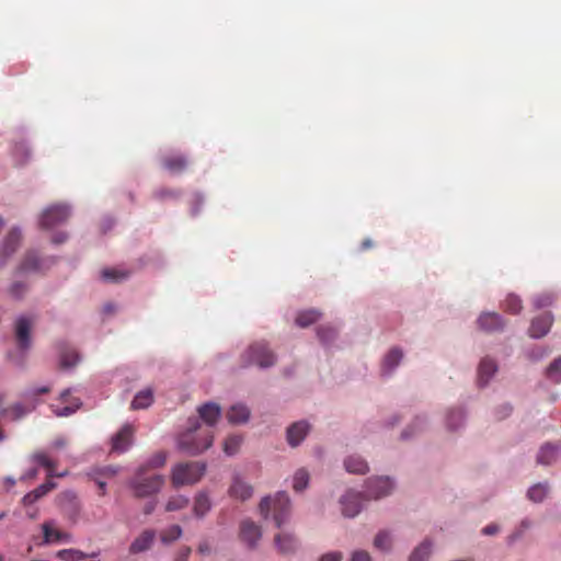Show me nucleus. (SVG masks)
Returning <instances> with one entry per match:
<instances>
[{"mask_svg":"<svg viewBox=\"0 0 561 561\" xmlns=\"http://www.w3.org/2000/svg\"><path fill=\"white\" fill-rule=\"evenodd\" d=\"M213 444V433L203 428L197 419H190L187 428L178 436L180 451L202 454Z\"/></svg>","mask_w":561,"mask_h":561,"instance_id":"obj_1","label":"nucleus"},{"mask_svg":"<svg viewBox=\"0 0 561 561\" xmlns=\"http://www.w3.org/2000/svg\"><path fill=\"white\" fill-rule=\"evenodd\" d=\"M259 510L266 519L270 514L275 525L280 528L290 516V500L286 492H277L274 497L265 496L261 500Z\"/></svg>","mask_w":561,"mask_h":561,"instance_id":"obj_2","label":"nucleus"},{"mask_svg":"<svg viewBox=\"0 0 561 561\" xmlns=\"http://www.w3.org/2000/svg\"><path fill=\"white\" fill-rule=\"evenodd\" d=\"M241 366L247 368L256 365L267 368L275 364L276 356L264 341L254 342L241 354Z\"/></svg>","mask_w":561,"mask_h":561,"instance_id":"obj_3","label":"nucleus"},{"mask_svg":"<svg viewBox=\"0 0 561 561\" xmlns=\"http://www.w3.org/2000/svg\"><path fill=\"white\" fill-rule=\"evenodd\" d=\"M206 463L203 461H184L178 463L172 470V485L180 488L198 482L205 474Z\"/></svg>","mask_w":561,"mask_h":561,"instance_id":"obj_4","label":"nucleus"},{"mask_svg":"<svg viewBox=\"0 0 561 561\" xmlns=\"http://www.w3.org/2000/svg\"><path fill=\"white\" fill-rule=\"evenodd\" d=\"M164 484V478L161 474H149L146 469L141 468L130 480V488L136 497H147L160 491Z\"/></svg>","mask_w":561,"mask_h":561,"instance_id":"obj_5","label":"nucleus"},{"mask_svg":"<svg viewBox=\"0 0 561 561\" xmlns=\"http://www.w3.org/2000/svg\"><path fill=\"white\" fill-rule=\"evenodd\" d=\"M35 324V318L21 316L14 323V337L16 346L21 352H26L31 348L32 339L31 332Z\"/></svg>","mask_w":561,"mask_h":561,"instance_id":"obj_6","label":"nucleus"},{"mask_svg":"<svg viewBox=\"0 0 561 561\" xmlns=\"http://www.w3.org/2000/svg\"><path fill=\"white\" fill-rule=\"evenodd\" d=\"M70 216V208L66 204H55L47 207L41 215L39 225L44 229H50L65 222Z\"/></svg>","mask_w":561,"mask_h":561,"instance_id":"obj_7","label":"nucleus"},{"mask_svg":"<svg viewBox=\"0 0 561 561\" xmlns=\"http://www.w3.org/2000/svg\"><path fill=\"white\" fill-rule=\"evenodd\" d=\"M393 489V483L389 478L379 477L367 481L366 493L368 497L378 500L388 495Z\"/></svg>","mask_w":561,"mask_h":561,"instance_id":"obj_8","label":"nucleus"},{"mask_svg":"<svg viewBox=\"0 0 561 561\" xmlns=\"http://www.w3.org/2000/svg\"><path fill=\"white\" fill-rule=\"evenodd\" d=\"M21 242V231L16 228L12 229L0 248V268H2L9 257L16 251Z\"/></svg>","mask_w":561,"mask_h":561,"instance_id":"obj_9","label":"nucleus"},{"mask_svg":"<svg viewBox=\"0 0 561 561\" xmlns=\"http://www.w3.org/2000/svg\"><path fill=\"white\" fill-rule=\"evenodd\" d=\"M477 324L481 331L492 333L502 331L506 322L496 312H483L479 316Z\"/></svg>","mask_w":561,"mask_h":561,"instance_id":"obj_10","label":"nucleus"},{"mask_svg":"<svg viewBox=\"0 0 561 561\" xmlns=\"http://www.w3.org/2000/svg\"><path fill=\"white\" fill-rule=\"evenodd\" d=\"M342 513L346 517H355L363 507L362 493L348 491L341 499Z\"/></svg>","mask_w":561,"mask_h":561,"instance_id":"obj_11","label":"nucleus"},{"mask_svg":"<svg viewBox=\"0 0 561 561\" xmlns=\"http://www.w3.org/2000/svg\"><path fill=\"white\" fill-rule=\"evenodd\" d=\"M134 428L130 425H124L112 438V453H126L133 444Z\"/></svg>","mask_w":561,"mask_h":561,"instance_id":"obj_12","label":"nucleus"},{"mask_svg":"<svg viewBox=\"0 0 561 561\" xmlns=\"http://www.w3.org/2000/svg\"><path fill=\"white\" fill-rule=\"evenodd\" d=\"M262 537V530L259 525L250 519H245L240 525V539L250 548H254Z\"/></svg>","mask_w":561,"mask_h":561,"instance_id":"obj_13","label":"nucleus"},{"mask_svg":"<svg viewBox=\"0 0 561 561\" xmlns=\"http://www.w3.org/2000/svg\"><path fill=\"white\" fill-rule=\"evenodd\" d=\"M199 419L207 425L214 426L221 416V408L215 402H206L197 408Z\"/></svg>","mask_w":561,"mask_h":561,"instance_id":"obj_14","label":"nucleus"},{"mask_svg":"<svg viewBox=\"0 0 561 561\" xmlns=\"http://www.w3.org/2000/svg\"><path fill=\"white\" fill-rule=\"evenodd\" d=\"M310 431V425L306 421H298L293 423L287 428V442L290 446H298L307 436Z\"/></svg>","mask_w":561,"mask_h":561,"instance_id":"obj_15","label":"nucleus"},{"mask_svg":"<svg viewBox=\"0 0 561 561\" xmlns=\"http://www.w3.org/2000/svg\"><path fill=\"white\" fill-rule=\"evenodd\" d=\"M552 322H553V319H552V316L550 313H543L537 318H535L531 323H530V327H529V335L534 339H540L542 336H545L551 325H552Z\"/></svg>","mask_w":561,"mask_h":561,"instance_id":"obj_16","label":"nucleus"},{"mask_svg":"<svg viewBox=\"0 0 561 561\" xmlns=\"http://www.w3.org/2000/svg\"><path fill=\"white\" fill-rule=\"evenodd\" d=\"M274 543L277 550L283 554L293 553L298 547L296 537L293 534L285 531L275 536Z\"/></svg>","mask_w":561,"mask_h":561,"instance_id":"obj_17","label":"nucleus"},{"mask_svg":"<svg viewBox=\"0 0 561 561\" xmlns=\"http://www.w3.org/2000/svg\"><path fill=\"white\" fill-rule=\"evenodd\" d=\"M44 543L59 542L70 539V535L62 533L55 527L54 520L45 522L42 525Z\"/></svg>","mask_w":561,"mask_h":561,"instance_id":"obj_18","label":"nucleus"},{"mask_svg":"<svg viewBox=\"0 0 561 561\" xmlns=\"http://www.w3.org/2000/svg\"><path fill=\"white\" fill-rule=\"evenodd\" d=\"M45 262L35 252H27L18 267L19 273L43 272Z\"/></svg>","mask_w":561,"mask_h":561,"instance_id":"obj_19","label":"nucleus"},{"mask_svg":"<svg viewBox=\"0 0 561 561\" xmlns=\"http://www.w3.org/2000/svg\"><path fill=\"white\" fill-rule=\"evenodd\" d=\"M187 159L182 154H169L162 158V165L172 174H180L187 168Z\"/></svg>","mask_w":561,"mask_h":561,"instance_id":"obj_20","label":"nucleus"},{"mask_svg":"<svg viewBox=\"0 0 561 561\" xmlns=\"http://www.w3.org/2000/svg\"><path fill=\"white\" fill-rule=\"evenodd\" d=\"M156 538L154 530H144L130 545V553H139L148 550Z\"/></svg>","mask_w":561,"mask_h":561,"instance_id":"obj_21","label":"nucleus"},{"mask_svg":"<svg viewBox=\"0 0 561 561\" xmlns=\"http://www.w3.org/2000/svg\"><path fill=\"white\" fill-rule=\"evenodd\" d=\"M61 508L69 518L76 520L80 512V503L76 494L71 492L64 493L61 495Z\"/></svg>","mask_w":561,"mask_h":561,"instance_id":"obj_22","label":"nucleus"},{"mask_svg":"<svg viewBox=\"0 0 561 561\" xmlns=\"http://www.w3.org/2000/svg\"><path fill=\"white\" fill-rule=\"evenodd\" d=\"M56 488V484L51 482L50 480L46 481L45 483L37 486L34 491L28 492L24 495L22 499V502L24 505H32L37 500H39L42 496L46 495L48 492H50L53 489Z\"/></svg>","mask_w":561,"mask_h":561,"instance_id":"obj_23","label":"nucleus"},{"mask_svg":"<svg viewBox=\"0 0 561 561\" xmlns=\"http://www.w3.org/2000/svg\"><path fill=\"white\" fill-rule=\"evenodd\" d=\"M229 492L231 496L245 501L252 496L253 489L250 484L243 482L239 478H236L229 489Z\"/></svg>","mask_w":561,"mask_h":561,"instance_id":"obj_24","label":"nucleus"},{"mask_svg":"<svg viewBox=\"0 0 561 561\" xmlns=\"http://www.w3.org/2000/svg\"><path fill=\"white\" fill-rule=\"evenodd\" d=\"M250 411L243 404H234L227 412V419L232 424L244 423L249 420Z\"/></svg>","mask_w":561,"mask_h":561,"instance_id":"obj_25","label":"nucleus"},{"mask_svg":"<svg viewBox=\"0 0 561 561\" xmlns=\"http://www.w3.org/2000/svg\"><path fill=\"white\" fill-rule=\"evenodd\" d=\"M403 353L400 348L393 347L385 356L382 362V373H391L401 362Z\"/></svg>","mask_w":561,"mask_h":561,"instance_id":"obj_26","label":"nucleus"},{"mask_svg":"<svg viewBox=\"0 0 561 561\" xmlns=\"http://www.w3.org/2000/svg\"><path fill=\"white\" fill-rule=\"evenodd\" d=\"M496 371V365L494 360L490 358H483L479 365V383L481 386H484L488 383L489 379L493 376V374Z\"/></svg>","mask_w":561,"mask_h":561,"instance_id":"obj_27","label":"nucleus"},{"mask_svg":"<svg viewBox=\"0 0 561 561\" xmlns=\"http://www.w3.org/2000/svg\"><path fill=\"white\" fill-rule=\"evenodd\" d=\"M100 552L87 554L78 549H62L57 552V557L64 561H81L85 558H96Z\"/></svg>","mask_w":561,"mask_h":561,"instance_id":"obj_28","label":"nucleus"},{"mask_svg":"<svg viewBox=\"0 0 561 561\" xmlns=\"http://www.w3.org/2000/svg\"><path fill=\"white\" fill-rule=\"evenodd\" d=\"M130 273L125 270L118 268H104L101 272V277L107 283H121L129 277Z\"/></svg>","mask_w":561,"mask_h":561,"instance_id":"obj_29","label":"nucleus"},{"mask_svg":"<svg viewBox=\"0 0 561 561\" xmlns=\"http://www.w3.org/2000/svg\"><path fill=\"white\" fill-rule=\"evenodd\" d=\"M79 362V354L76 350L66 345L60 346V365L64 368L73 367Z\"/></svg>","mask_w":561,"mask_h":561,"instance_id":"obj_30","label":"nucleus"},{"mask_svg":"<svg viewBox=\"0 0 561 561\" xmlns=\"http://www.w3.org/2000/svg\"><path fill=\"white\" fill-rule=\"evenodd\" d=\"M153 402V393L150 389L139 391L131 401V409H146Z\"/></svg>","mask_w":561,"mask_h":561,"instance_id":"obj_31","label":"nucleus"},{"mask_svg":"<svg viewBox=\"0 0 561 561\" xmlns=\"http://www.w3.org/2000/svg\"><path fill=\"white\" fill-rule=\"evenodd\" d=\"M210 510V501L206 493L201 492L195 496L193 512L196 517H203Z\"/></svg>","mask_w":561,"mask_h":561,"instance_id":"obj_32","label":"nucleus"},{"mask_svg":"<svg viewBox=\"0 0 561 561\" xmlns=\"http://www.w3.org/2000/svg\"><path fill=\"white\" fill-rule=\"evenodd\" d=\"M320 319V312L316 309L305 310L296 317V324L300 328H307Z\"/></svg>","mask_w":561,"mask_h":561,"instance_id":"obj_33","label":"nucleus"},{"mask_svg":"<svg viewBox=\"0 0 561 561\" xmlns=\"http://www.w3.org/2000/svg\"><path fill=\"white\" fill-rule=\"evenodd\" d=\"M344 467L347 472L355 474H365L368 471V466L364 458H346Z\"/></svg>","mask_w":561,"mask_h":561,"instance_id":"obj_34","label":"nucleus"},{"mask_svg":"<svg viewBox=\"0 0 561 561\" xmlns=\"http://www.w3.org/2000/svg\"><path fill=\"white\" fill-rule=\"evenodd\" d=\"M502 308L505 312L517 314L523 309L522 300L514 294H508L502 302Z\"/></svg>","mask_w":561,"mask_h":561,"instance_id":"obj_35","label":"nucleus"},{"mask_svg":"<svg viewBox=\"0 0 561 561\" xmlns=\"http://www.w3.org/2000/svg\"><path fill=\"white\" fill-rule=\"evenodd\" d=\"M432 552V542L424 540L411 553L409 561H426Z\"/></svg>","mask_w":561,"mask_h":561,"instance_id":"obj_36","label":"nucleus"},{"mask_svg":"<svg viewBox=\"0 0 561 561\" xmlns=\"http://www.w3.org/2000/svg\"><path fill=\"white\" fill-rule=\"evenodd\" d=\"M547 493L548 485L546 483H537L529 488L527 497L535 503H540L547 496Z\"/></svg>","mask_w":561,"mask_h":561,"instance_id":"obj_37","label":"nucleus"},{"mask_svg":"<svg viewBox=\"0 0 561 561\" xmlns=\"http://www.w3.org/2000/svg\"><path fill=\"white\" fill-rule=\"evenodd\" d=\"M546 377L553 383L561 382V356L553 359V362L547 367Z\"/></svg>","mask_w":561,"mask_h":561,"instance_id":"obj_38","label":"nucleus"},{"mask_svg":"<svg viewBox=\"0 0 561 561\" xmlns=\"http://www.w3.org/2000/svg\"><path fill=\"white\" fill-rule=\"evenodd\" d=\"M465 413L461 409L450 410L447 415V426L450 431H456L463 422Z\"/></svg>","mask_w":561,"mask_h":561,"instance_id":"obj_39","label":"nucleus"},{"mask_svg":"<svg viewBox=\"0 0 561 561\" xmlns=\"http://www.w3.org/2000/svg\"><path fill=\"white\" fill-rule=\"evenodd\" d=\"M309 483V473L305 469H299L295 472L293 480V489L296 492H301Z\"/></svg>","mask_w":561,"mask_h":561,"instance_id":"obj_40","label":"nucleus"},{"mask_svg":"<svg viewBox=\"0 0 561 561\" xmlns=\"http://www.w3.org/2000/svg\"><path fill=\"white\" fill-rule=\"evenodd\" d=\"M190 503L188 497L184 495H176L169 499L165 511L167 512H175L185 508Z\"/></svg>","mask_w":561,"mask_h":561,"instance_id":"obj_41","label":"nucleus"},{"mask_svg":"<svg viewBox=\"0 0 561 561\" xmlns=\"http://www.w3.org/2000/svg\"><path fill=\"white\" fill-rule=\"evenodd\" d=\"M37 459L39 461V465L47 470V476L49 478H53V477H64V476L67 474L66 470L57 471L55 469V458L43 457V458H37Z\"/></svg>","mask_w":561,"mask_h":561,"instance_id":"obj_42","label":"nucleus"},{"mask_svg":"<svg viewBox=\"0 0 561 561\" xmlns=\"http://www.w3.org/2000/svg\"><path fill=\"white\" fill-rule=\"evenodd\" d=\"M392 539L389 533L387 531H379L374 540L375 548L388 551L391 548Z\"/></svg>","mask_w":561,"mask_h":561,"instance_id":"obj_43","label":"nucleus"},{"mask_svg":"<svg viewBox=\"0 0 561 561\" xmlns=\"http://www.w3.org/2000/svg\"><path fill=\"white\" fill-rule=\"evenodd\" d=\"M242 443V437L238 435H231L226 438L224 443V450L228 456H231L239 451L240 445Z\"/></svg>","mask_w":561,"mask_h":561,"instance_id":"obj_44","label":"nucleus"},{"mask_svg":"<svg viewBox=\"0 0 561 561\" xmlns=\"http://www.w3.org/2000/svg\"><path fill=\"white\" fill-rule=\"evenodd\" d=\"M181 535H182V528L178 525H173V526L169 527L168 529H164L163 531H161L160 537H161L162 542L169 543V542H172V541L176 540L178 538H180Z\"/></svg>","mask_w":561,"mask_h":561,"instance_id":"obj_45","label":"nucleus"},{"mask_svg":"<svg viewBox=\"0 0 561 561\" xmlns=\"http://www.w3.org/2000/svg\"><path fill=\"white\" fill-rule=\"evenodd\" d=\"M317 334L322 343L329 344L335 339L336 331L332 327H320L317 330Z\"/></svg>","mask_w":561,"mask_h":561,"instance_id":"obj_46","label":"nucleus"},{"mask_svg":"<svg viewBox=\"0 0 561 561\" xmlns=\"http://www.w3.org/2000/svg\"><path fill=\"white\" fill-rule=\"evenodd\" d=\"M424 424L425 423L423 420H421L420 417H416L415 421L413 422V424H411L408 428H405L402 432L401 437L403 439H408V438L412 437L417 432H421L424 428Z\"/></svg>","mask_w":561,"mask_h":561,"instance_id":"obj_47","label":"nucleus"},{"mask_svg":"<svg viewBox=\"0 0 561 561\" xmlns=\"http://www.w3.org/2000/svg\"><path fill=\"white\" fill-rule=\"evenodd\" d=\"M180 196V192L172 188H159L153 193V197L160 201L167 198H178Z\"/></svg>","mask_w":561,"mask_h":561,"instance_id":"obj_48","label":"nucleus"},{"mask_svg":"<svg viewBox=\"0 0 561 561\" xmlns=\"http://www.w3.org/2000/svg\"><path fill=\"white\" fill-rule=\"evenodd\" d=\"M561 453V447L558 443H546L540 447L539 456H553Z\"/></svg>","mask_w":561,"mask_h":561,"instance_id":"obj_49","label":"nucleus"},{"mask_svg":"<svg viewBox=\"0 0 561 561\" xmlns=\"http://www.w3.org/2000/svg\"><path fill=\"white\" fill-rule=\"evenodd\" d=\"M3 415H11L13 420H18L26 414V410L21 404H14L2 411Z\"/></svg>","mask_w":561,"mask_h":561,"instance_id":"obj_50","label":"nucleus"},{"mask_svg":"<svg viewBox=\"0 0 561 561\" xmlns=\"http://www.w3.org/2000/svg\"><path fill=\"white\" fill-rule=\"evenodd\" d=\"M26 285L20 282L13 283L9 289L10 295L15 298L20 299L24 296L26 293Z\"/></svg>","mask_w":561,"mask_h":561,"instance_id":"obj_51","label":"nucleus"},{"mask_svg":"<svg viewBox=\"0 0 561 561\" xmlns=\"http://www.w3.org/2000/svg\"><path fill=\"white\" fill-rule=\"evenodd\" d=\"M68 445V440L64 436L56 437L50 444V451L60 453L64 451L65 447Z\"/></svg>","mask_w":561,"mask_h":561,"instance_id":"obj_52","label":"nucleus"},{"mask_svg":"<svg viewBox=\"0 0 561 561\" xmlns=\"http://www.w3.org/2000/svg\"><path fill=\"white\" fill-rule=\"evenodd\" d=\"M350 561H373L370 554L365 550H356L352 553Z\"/></svg>","mask_w":561,"mask_h":561,"instance_id":"obj_53","label":"nucleus"},{"mask_svg":"<svg viewBox=\"0 0 561 561\" xmlns=\"http://www.w3.org/2000/svg\"><path fill=\"white\" fill-rule=\"evenodd\" d=\"M343 558V554L342 552L340 551H333V552H329V553H325L323 554L319 561H341Z\"/></svg>","mask_w":561,"mask_h":561,"instance_id":"obj_54","label":"nucleus"},{"mask_svg":"<svg viewBox=\"0 0 561 561\" xmlns=\"http://www.w3.org/2000/svg\"><path fill=\"white\" fill-rule=\"evenodd\" d=\"M497 531H499V526H497L496 524H490V525H486V526L482 529V534H483V535H486V536L495 535Z\"/></svg>","mask_w":561,"mask_h":561,"instance_id":"obj_55","label":"nucleus"},{"mask_svg":"<svg viewBox=\"0 0 561 561\" xmlns=\"http://www.w3.org/2000/svg\"><path fill=\"white\" fill-rule=\"evenodd\" d=\"M116 472H117V469L112 466H107V467H104L101 469L102 476L113 477L116 474Z\"/></svg>","mask_w":561,"mask_h":561,"instance_id":"obj_56","label":"nucleus"},{"mask_svg":"<svg viewBox=\"0 0 561 561\" xmlns=\"http://www.w3.org/2000/svg\"><path fill=\"white\" fill-rule=\"evenodd\" d=\"M67 240V234L65 232H59L53 237V242L56 244L62 243Z\"/></svg>","mask_w":561,"mask_h":561,"instance_id":"obj_57","label":"nucleus"},{"mask_svg":"<svg viewBox=\"0 0 561 561\" xmlns=\"http://www.w3.org/2000/svg\"><path fill=\"white\" fill-rule=\"evenodd\" d=\"M95 481H96L99 490H100L99 494L101 496H104L105 493H106V488H105L106 484H105V482L102 481V480H98V479H95Z\"/></svg>","mask_w":561,"mask_h":561,"instance_id":"obj_58","label":"nucleus"},{"mask_svg":"<svg viewBox=\"0 0 561 561\" xmlns=\"http://www.w3.org/2000/svg\"><path fill=\"white\" fill-rule=\"evenodd\" d=\"M550 304H551V299H550L549 297H546V298H545V299H542V300H541V299L536 300V306H537L538 308L543 307V306H548V305H550Z\"/></svg>","mask_w":561,"mask_h":561,"instance_id":"obj_59","label":"nucleus"},{"mask_svg":"<svg viewBox=\"0 0 561 561\" xmlns=\"http://www.w3.org/2000/svg\"><path fill=\"white\" fill-rule=\"evenodd\" d=\"M190 553H191V548H188V547L183 548L180 552V559L182 561L186 560V558L190 556Z\"/></svg>","mask_w":561,"mask_h":561,"instance_id":"obj_60","label":"nucleus"},{"mask_svg":"<svg viewBox=\"0 0 561 561\" xmlns=\"http://www.w3.org/2000/svg\"><path fill=\"white\" fill-rule=\"evenodd\" d=\"M153 510H154V503H148V504H146V506L144 508V513L146 515H149L153 512Z\"/></svg>","mask_w":561,"mask_h":561,"instance_id":"obj_61","label":"nucleus"},{"mask_svg":"<svg viewBox=\"0 0 561 561\" xmlns=\"http://www.w3.org/2000/svg\"><path fill=\"white\" fill-rule=\"evenodd\" d=\"M77 408H78V404L76 405V408L66 407L64 409V413H61V415H69L71 413H73Z\"/></svg>","mask_w":561,"mask_h":561,"instance_id":"obj_62","label":"nucleus"},{"mask_svg":"<svg viewBox=\"0 0 561 561\" xmlns=\"http://www.w3.org/2000/svg\"><path fill=\"white\" fill-rule=\"evenodd\" d=\"M114 310H115V308H114V306H113V305H111V304H108V305H106V306L104 307V311H105L106 313H113V312H114Z\"/></svg>","mask_w":561,"mask_h":561,"instance_id":"obj_63","label":"nucleus"},{"mask_svg":"<svg viewBox=\"0 0 561 561\" xmlns=\"http://www.w3.org/2000/svg\"><path fill=\"white\" fill-rule=\"evenodd\" d=\"M371 245H373V243L369 239L363 241V243H362L363 249H369Z\"/></svg>","mask_w":561,"mask_h":561,"instance_id":"obj_64","label":"nucleus"}]
</instances>
